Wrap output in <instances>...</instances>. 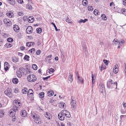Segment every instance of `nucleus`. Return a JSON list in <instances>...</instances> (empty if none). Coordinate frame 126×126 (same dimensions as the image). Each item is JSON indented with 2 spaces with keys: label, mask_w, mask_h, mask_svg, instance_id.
I'll list each match as a JSON object with an SVG mask.
<instances>
[{
  "label": "nucleus",
  "mask_w": 126,
  "mask_h": 126,
  "mask_svg": "<svg viewBox=\"0 0 126 126\" xmlns=\"http://www.w3.org/2000/svg\"><path fill=\"white\" fill-rule=\"evenodd\" d=\"M7 16L10 18H12L14 17V14L11 11H9L8 13H6Z\"/></svg>",
  "instance_id": "nucleus-15"
},
{
  "label": "nucleus",
  "mask_w": 126,
  "mask_h": 126,
  "mask_svg": "<svg viewBox=\"0 0 126 126\" xmlns=\"http://www.w3.org/2000/svg\"><path fill=\"white\" fill-rule=\"evenodd\" d=\"M88 9L89 11H92L93 9V7L91 6H89L88 7Z\"/></svg>",
  "instance_id": "nucleus-37"
},
{
  "label": "nucleus",
  "mask_w": 126,
  "mask_h": 126,
  "mask_svg": "<svg viewBox=\"0 0 126 126\" xmlns=\"http://www.w3.org/2000/svg\"><path fill=\"white\" fill-rule=\"evenodd\" d=\"M35 49L34 48H32L31 50H29V52H30L32 53H33V52H34L35 51Z\"/></svg>",
  "instance_id": "nucleus-46"
},
{
  "label": "nucleus",
  "mask_w": 126,
  "mask_h": 126,
  "mask_svg": "<svg viewBox=\"0 0 126 126\" xmlns=\"http://www.w3.org/2000/svg\"><path fill=\"white\" fill-rule=\"evenodd\" d=\"M36 78L34 75H29L27 77L28 80L30 82H34L36 80Z\"/></svg>",
  "instance_id": "nucleus-3"
},
{
  "label": "nucleus",
  "mask_w": 126,
  "mask_h": 126,
  "mask_svg": "<svg viewBox=\"0 0 126 126\" xmlns=\"http://www.w3.org/2000/svg\"><path fill=\"white\" fill-rule=\"evenodd\" d=\"M50 77V76H49L48 77H43V79L45 80H47L48 78Z\"/></svg>",
  "instance_id": "nucleus-58"
},
{
  "label": "nucleus",
  "mask_w": 126,
  "mask_h": 126,
  "mask_svg": "<svg viewBox=\"0 0 126 126\" xmlns=\"http://www.w3.org/2000/svg\"><path fill=\"white\" fill-rule=\"evenodd\" d=\"M3 22L5 24L8 26H10L12 25L11 22L9 19H4L3 20Z\"/></svg>",
  "instance_id": "nucleus-8"
},
{
  "label": "nucleus",
  "mask_w": 126,
  "mask_h": 126,
  "mask_svg": "<svg viewBox=\"0 0 126 126\" xmlns=\"http://www.w3.org/2000/svg\"><path fill=\"white\" fill-rule=\"evenodd\" d=\"M9 2L12 5H14L15 4V0H12V1Z\"/></svg>",
  "instance_id": "nucleus-40"
},
{
  "label": "nucleus",
  "mask_w": 126,
  "mask_h": 126,
  "mask_svg": "<svg viewBox=\"0 0 126 126\" xmlns=\"http://www.w3.org/2000/svg\"><path fill=\"white\" fill-rule=\"evenodd\" d=\"M92 91H93V88L94 86V84L95 83V79H96V76L94 75H93L92 73Z\"/></svg>",
  "instance_id": "nucleus-10"
},
{
  "label": "nucleus",
  "mask_w": 126,
  "mask_h": 126,
  "mask_svg": "<svg viewBox=\"0 0 126 126\" xmlns=\"http://www.w3.org/2000/svg\"><path fill=\"white\" fill-rule=\"evenodd\" d=\"M26 70V69H25L23 67H20L19 68V70L22 71V73H24L23 71H24Z\"/></svg>",
  "instance_id": "nucleus-48"
},
{
  "label": "nucleus",
  "mask_w": 126,
  "mask_h": 126,
  "mask_svg": "<svg viewBox=\"0 0 126 126\" xmlns=\"http://www.w3.org/2000/svg\"><path fill=\"white\" fill-rule=\"evenodd\" d=\"M58 116L59 119L61 120H63L64 119L65 117L61 112L59 113Z\"/></svg>",
  "instance_id": "nucleus-13"
},
{
  "label": "nucleus",
  "mask_w": 126,
  "mask_h": 126,
  "mask_svg": "<svg viewBox=\"0 0 126 126\" xmlns=\"http://www.w3.org/2000/svg\"><path fill=\"white\" fill-rule=\"evenodd\" d=\"M29 57L27 55H25V57H24V59L25 60H26L27 61H29Z\"/></svg>",
  "instance_id": "nucleus-38"
},
{
  "label": "nucleus",
  "mask_w": 126,
  "mask_h": 126,
  "mask_svg": "<svg viewBox=\"0 0 126 126\" xmlns=\"http://www.w3.org/2000/svg\"><path fill=\"white\" fill-rule=\"evenodd\" d=\"M61 113L64 116L67 118H69L71 117V115L70 112L66 110H63L61 111Z\"/></svg>",
  "instance_id": "nucleus-4"
},
{
  "label": "nucleus",
  "mask_w": 126,
  "mask_h": 126,
  "mask_svg": "<svg viewBox=\"0 0 126 126\" xmlns=\"http://www.w3.org/2000/svg\"><path fill=\"white\" fill-rule=\"evenodd\" d=\"M49 93H51H51H50V94H48L47 96H52L54 94V93L53 92V91H50H50H49Z\"/></svg>",
  "instance_id": "nucleus-44"
},
{
  "label": "nucleus",
  "mask_w": 126,
  "mask_h": 126,
  "mask_svg": "<svg viewBox=\"0 0 126 126\" xmlns=\"http://www.w3.org/2000/svg\"><path fill=\"white\" fill-rule=\"evenodd\" d=\"M18 90L17 88H15L14 92L15 93H17L18 92Z\"/></svg>",
  "instance_id": "nucleus-61"
},
{
  "label": "nucleus",
  "mask_w": 126,
  "mask_h": 126,
  "mask_svg": "<svg viewBox=\"0 0 126 126\" xmlns=\"http://www.w3.org/2000/svg\"><path fill=\"white\" fill-rule=\"evenodd\" d=\"M7 41L9 42H12L13 41V39L11 38H8L7 39Z\"/></svg>",
  "instance_id": "nucleus-36"
},
{
  "label": "nucleus",
  "mask_w": 126,
  "mask_h": 126,
  "mask_svg": "<svg viewBox=\"0 0 126 126\" xmlns=\"http://www.w3.org/2000/svg\"><path fill=\"white\" fill-rule=\"evenodd\" d=\"M126 115H120V121H121V120L122 119V118L124 117Z\"/></svg>",
  "instance_id": "nucleus-63"
},
{
  "label": "nucleus",
  "mask_w": 126,
  "mask_h": 126,
  "mask_svg": "<svg viewBox=\"0 0 126 126\" xmlns=\"http://www.w3.org/2000/svg\"><path fill=\"white\" fill-rule=\"evenodd\" d=\"M88 20V19H85L84 20H83L82 19H81L80 20H79L78 21V22L79 23H81L82 22L84 23Z\"/></svg>",
  "instance_id": "nucleus-26"
},
{
  "label": "nucleus",
  "mask_w": 126,
  "mask_h": 126,
  "mask_svg": "<svg viewBox=\"0 0 126 126\" xmlns=\"http://www.w3.org/2000/svg\"><path fill=\"white\" fill-rule=\"evenodd\" d=\"M25 47L22 46H21L20 47V49L22 50L25 49Z\"/></svg>",
  "instance_id": "nucleus-62"
},
{
  "label": "nucleus",
  "mask_w": 126,
  "mask_h": 126,
  "mask_svg": "<svg viewBox=\"0 0 126 126\" xmlns=\"http://www.w3.org/2000/svg\"><path fill=\"white\" fill-rule=\"evenodd\" d=\"M78 82L79 81L81 84H83L84 83V81L82 77H79V78H78Z\"/></svg>",
  "instance_id": "nucleus-25"
},
{
  "label": "nucleus",
  "mask_w": 126,
  "mask_h": 126,
  "mask_svg": "<svg viewBox=\"0 0 126 126\" xmlns=\"http://www.w3.org/2000/svg\"><path fill=\"white\" fill-rule=\"evenodd\" d=\"M113 42H114L113 45H115L116 44H118V43L119 41V40L117 39H115L113 40Z\"/></svg>",
  "instance_id": "nucleus-28"
},
{
  "label": "nucleus",
  "mask_w": 126,
  "mask_h": 126,
  "mask_svg": "<svg viewBox=\"0 0 126 126\" xmlns=\"http://www.w3.org/2000/svg\"><path fill=\"white\" fill-rule=\"evenodd\" d=\"M13 30L16 32H18L19 31V26L17 25H15L13 26Z\"/></svg>",
  "instance_id": "nucleus-12"
},
{
  "label": "nucleus",
  "mask_w": 126,
  "mask_h": 126,
  "mask_svg": "<svg viewBox=\"0 0 126 126\" xmlns=\"http://www.w3.org/2000/svg\"><path fill=\"white\" fill-rule=\"evenodd\" d=\"M44 93L43 92H42L39 94V97L41 98L42 100H43L44 99Z\"/></svg>",
  "instance_id": "nucleus-16"
},
{
  "label": "nucleus",
  "mask_w": 126,
  "mask_h": 126,
  "mask_svg": "<svg viewBox=\"0 0 126 126\" xmlns=\"http://www.w3.org/2000/svg\"><path fill=\"white\" fill-rule=\"evenodd\" d=\"M73 98V97L72 96L71 98V105H76V102L75 101H74Z\"/></svg>",
  "instance_id": "nucleus-30"
},
{
  "label": "nucleus",
  "mask_w": 126,
  "mask_h": 126,
  "mask_svg": "<svg viewBox=\"0 0 126 126\" xmlns=\"http://www.w3.org/2000/svg\"><path fill=\"white\" fill-rule=\"evenodd\" d=\"M12 46V44L7 43L4 45V46L7 48H10Z\"/></svg>",
  "instance_id": "nucleus-23"
},
{
  "label": "nucleus",
  "mask_w": 126,
  "mask_h": 126,
  "mask_svg": "<svg viewBox=\"0 0 126 126\" xmlns=\"http://www.w3.org/2000/svg\"><path fill=\"white\" fill-rule=\"evenodd\" d=\"M33 93V91L31 89H29L28 91V94H29V93Z\"/></svg>",
  "instance_id": "nucleus-56"
},
{
  "label": "nucleus",
  "mask_w": 126,
  "mask_h": 126,
  "mask_svg": "<svg viewBox=\"0 0 126 126\" xmlns=\"http://www.w3.org/2000/svg\"><path fill=\"white\" fill-rule=\"evenodd\" d=\"M99 91L101 93H103L105 91V89L104 84L102 83H100L99 86Z\"/></svg>",
  "instance_id": "nucleus-6"
},
{
  "label": "nucleus",
  "mask_w": 126,
  "mask_h": 126,
  "mask_svg": "<svg viewBox=\"0 0 126 126\" xmlns=\"http://www.w3.org/2000/svg\"><path fill=\"white\" fill-rule=\"evenodd\" d=\"M41 52V51L39 50H38L36 51V54L37 55H39L40 53Z\"/></svg>",
  "instance_id": "nucleus-53"
},
{
  "label": "nucleus",
  "mask_w": 126,
  "mask_h": 126,
  "mask_svg": "<svg viewBox=\"0 0 126 126\" xmlns=\"http://www.w3.org/2000/svg\"><path fill=\"white\" fill-rule=\"evenodd\" d=\"M124 42H125L124 40H122V39L120 40V43H119V45H120H120H121V46H122V45L124 43Z\"/></svg>",
  "instance_id": "nucleus-45"
},
{
  "label": "nucleus",
  "mask_w": 126,
  "mask_h": 126,
  "mask_svg": "<svg viewBox=\"0 0 126 126\" xmlns=\"http://www.w3.org/2000/svg\"><path fill=\"white\" fill-rule=\"evenodd\" d=\"M123 106L124 107H126V103L123 102Z\"/></svg>",
  "instance_id": "nucleus-64"
},
{
  "label": "nucleus",
  "mask_w": 126,
  "mask_h": 126,
  "mask_svg": "<svg viewBox=\"0 0 126 126\" xmlns=\"http://www.w3.org/2000/svg\"><path fill=\"white\" fill-rule=\"evenodd\" d=\"M26 8L30 10H31L32 8V6L30 4L27 5Z\"/></svg>",
  "instance_id": "nucleus-42"
},
{
  "label": "nucleus",
  "mask_w": 126,
  "mask_h": 126,
  "mask_svg": "<svg viewBox=\"0 0 126 126\" xmlns=\"http://www.w3.org/2000/svg\"><path fill=\"white\" fill-rule=\"evenodd\" d=\"M28 95L29 97H32L33 95V93H29Z\"/></svg>",
  "instance_id": "nucleus-55"
},
{
  "label": "nucleus",
  "mask_w": 126,
  "mask_h": 126,
  "mask_svg": "<svg viewBox=\"0 0 126 126\" xmlns=\"http://www.w3.org/2000/svg\"><path fill=\"white\" fill-rule=\"evenodd\" d=\"M12 120L13 121H15L16 120V118L15 117H13V116H12Z\"/></svg>",
  "instance_id": "nucleus-57"
},
{
  "label": "nucleus",
  "mask_w": 126,
  "mask_h": 126,
  "mask_svg": "<svg viewBox=\"0 0 126 126\" xmlns=\"http://www.w3.org/2000/svg\"><path fill=\"white\" fill-rule=\"evenodd\" d=\"M105 68L106 67L105 66V65L103 64L102 65L100 69L101 71L102 70L105 69Z\"/></svg>",
  "instance_id": "nucleus-47"
},
{
  "label": "nucleus",
  "mask_w": 126,
  "mask_h": 126,
  "mask_svg": "<svg viewBox=\"0 0 126 126\" xmlns=\"http://www.w3.org/2000/svg\"><path fill=\"white\" fill-rule=\"evenodd\" d=\"M51 23V24L53 25L54 27V28L55 29V30H56V31H57L58 30L55 24L54 23H53V22H52Z\"/></svg>",
  "instance_id": "nucleus-51"
},
{
  "label": "nucleus",
  "mask_w": 126,
  "mask_h": 126,
  "mask_svg": "<svg viewBox=\"0 0 126 126\" xmlns=\"http://www.w3.org/2000/svg\"><path fill=\"white\" fill-rule=\"evenodd\" d=\"M82 3L84 6H86L87 5L88 2L86 0H83Z\"/></svg>",
  "instance_id": "nucleus-31"
},
{
  "label": "nucleus",
  "mask_w": 126,
  "mask_h": 126,
  "mask_svg": "<svg viewBox=\"0 0 126 126\" xmlns=\"http://www.w3.org/2000/svg\"><path fill=\"white\" fill-rule=\"evenodd\" d=\"M72 75L70 74L68 77V79L71 82L73 81V78H72Z\"/></svg>",
  "instance_id": "nucleus-32"
},
{
  "label": "nucleus",
  "mask_w": 126,
  "mask_h": 126,
  "mask_svg": "<svg viewBox=\"0 0 126 126\" xmlns=\"http://www.w3.org/2000/svg\"><path fill=\"white\" fill-rule=\"evenodd\" d=\"M22 72L20 71H18L17 73V76L19 78H21L22 76Z\"/></svg>",
  "instance_id": "nucleus-27"
},
{
  "label": "nucleus",
  "mask_w": 126,
  "mask_h": 126,
  "mask_svg": "<svg viewBox=\"0 0 126 126\" xmlns=\"http://www.w3.org/2000/svg\"><path fill=\"white\" fill-rule=\"evenodd\" d=\"M34 45L33 42H28L26 43V46L28 47H31Z\"/></svg>",
  "instance_id": "nucleus-19"
},
{
  "label": "nucleus",
  "mask_w": 126,
  "mask_h": 126,
  "mask_svg": "<svg viewBox=\"0 0 126 126\" xmlns=\"http://www.w3.org/2000/svg\"><path fill=\"white\" fill-rule=\"evenodd\" d=\"M98 11L97 10H95L94 11V13L95 15H98Z\"/></svg>",
  "instance_id": "nucleus-49"
},
{
  "label": "nucleus",
  "mask_w": 126,
  "mask_h": 126,
  "mask_svg": "<svg viewBox=\"0 0 126 126\" xmlns=\"http://www.w3.org/2000/svg\"><path fill=\"white\" fill-rule=\"evenodd\" d=\"M121 11L123 14L126 16V10L125 9H122Z\"/></svg>",
  "instance_id": "nucleus-33"
},
{
  "label": "nucleus",
  "mask_w": 126,
  "mask_h": 126,
  "mask_svg": "<svg viewBox=\"0 0 126 126\" xmlns=\"http://www.w3.org/2000/svg\"><path fill=\"white\" fill-rule=\"evenodd\" d=\"M31 116L34 120V121L37 124H40L41 123L39 115L35 112L32 111L31 114Z\"/></svg>",
  "instance_id": "nucleus-1"
},
{
  "label": "nucleus",
  "mask_w": 126,
  "mask_h": 126,
  "mask_svg": "<svg viewBox=\"0 0 126 126\" xmlns=\"http://www.w3.org/2000/svg\"><path fill=\"white\" fill-rule=\"evenodd\" d=\"M45 116L46 118L49 120H50L52 118V117L51 114L47 112H46V114H45Z\"/></svg>",
  "instance_id": "nucleus-11"
},
{
  "label": "nucleus",
  "mask_w": 126,
  "mask_h": 126,
  "mask_svg": "<svg viewBox=\"0 0 126 126\" xmlns=\"http://www.w3.org/2000/svg\"><path fill=\"white\" fill-rule=\"evenodd\" d=\"M21 116L23 117H26L27 115L26 112L25 110H24L21 111Z\"/></svg>",
  "instance_id": "nucleus-18"
},
{
  "label": "nucleus",
  "mask_w": 126,
  "mask_h": 126,
  "mask_svg": "<svg viewBox=\"0 0 126 126\" xmlns=\"http://www.w3.org/2000/svg\"><path fill=\"white\" fill-rule=\"evenodd\" d=\"M5 110L2 109L0 110V117L1 118L4 115V111Z\"/></svg>",
  "instance_id": "nucleus-21"
},
{
  "label": "nucleus",
  "mask_w": 126,
  "mask_h": 126,
  "mask_svg": "<svg viewBox=\"0 0 126 126\" xmlns=\"http://www.w3.org/2000/svg\"><path fill=\"white\" fill-rule=\"evenodd\" d=\"M17 1L18 2L21 4L23 2V0H17Z\"/></svg>",
  "instance_id": "nucleus-60"
},
{
  "label": "nucleus",
  "mask_w": 126,
  "mask_h": 126,
  "mask_svg": "<svg viewBox=\"0 0 126 126\" xmlns=\"http://www.w3.org/2000/svg\"><path fill=\"white\" fill-rule=\"evenodd\" d=\"M28 20L29 23H32L34 21V19L33 17L30 16L29 17Z\"/></svg>",
  "instance_id": "nucleus-17"
},
{
  "label": "nucleus",
  "mask_w": 126,
  "mask_h": 126,
  "mask_svg": "<svg viewBox=\"0 0 126 126\" xmlns=\"http://www.w3.org/2000/svg\"><path fill=\"white\" fill-rule=\"evenodd\" d=\"M27 89L25 88L23 89L22 91V92L23 94H26L27 93Z\"/></svg>",
  "instance_id": "nucleus-29"
},
{
  "label": "nucleus",
  "mask_w": 126,
  "mask_h": 126,
  "mask_svg": "<svg viewBox=\"0 0 126 126\" xmlns=\"http://www.w3.org/2000/svg\"><path fill=\"white\" fill-rule=\"evenodd\" d=\"M12 60L14 62L16 63L18 62V59L16 57H12Z\"/></svg>",
  "instance_id": "nucleus-20"
},
{
  "label": "nucleus",
  "mask_w": 126,
  "mask_h": 126,
  "mask_svg": "<svg viewBox=\"0 0 126 126\" xmlns=\"http://www.w3.org/2000/svg\"><path fill=\"white\" fill-rule=\"evenodd\" d=\"M12 91L11 89L8 88L7 90L4 91L5 94L9 97H11L12 96Z\"/></svg>",
  "instance_id": "nucleus-7"
},
{
  "label": "nucleus",
  "mask_w": 126,
  "mask_h": 126,
  "mask_svg": "<svg viewBox=\"0 0 126 126\" xmlns=\"http://www.w3.org/2000/svg\"><path fill=\"white\" fill-rule=\"evenodd\" d=\"M37 32L38 33H40L42 31V30L41 28H39L38 30L36 29Z\"/></svg>",
  "instance_id": "nucleus-50"
},
{
  "label": "nucleus",
  "mask_w": 126,
  "mask_h": 126,
  "mask_svg": "<svg viewBox=\"0 0 126 126\" xmlns=\"http://www.w3.org/2000/svg\"><path fill=\"white\" fill-rule=\"evenodd\" d=\"M104 63L106 64V65H108L109 63V61L106 60H103Z\"/></svg>",
  "instance_id": "nucleus-43"
},
{
  "label": "nucleus",
  "mask_w": 126,
  "mask_h": 126,
  "mask_svg": "<svg viewBox=\"0 0 126 126\" xmlns=\"http://www.w3.org/2000/svg\"><path fill=\"white\" fill-rule=\"evenodd\" d=\"M83 50L84 51L86 52L87 51V47H85L84 46V47H83Z\"/></svg>",
  "instance_id": "nucleus-52"
},
{
  "label": "nucleus",
  "mask_w": 126,
  "mask_h": 126,
  "mask_svg": "<svg viewBox=\"0 0 126 126\" xmlns=\"http://www.w3.org/2000/svg\"><path fill=\"white\" fill-rule=\"evenodd\" d=\"M18 82V79L16 78H13L12 80V82L14 84H17Z\"/></svg>",
  "instance_id": "nucleus-22"
},
{
  "label": "nucleus",
  "mask_w": 126,
  "mask_h": 126,
  "mask_svg": "<svg viewBox=\"0 0 126 126\" xmlns=\"http://www.w3.org/2000/svg\"><path fill=\"white\" fill-rule=\"evenodd\" d=\"M32 31V27L30 26H28L26 29V32L27 33L30 34Z\"/></svg>",
  "instance_id": "nucleus-9"
},
{
  "label": "nucleus",
  "mask_w": 126,
  "mask_h": 126,
  "mask_svg": "<svg viewBox=\"0 0 126 126\" xmlns=\"http://www.w3.org/2000/svg\"><path fill=\"white\" fill-rule=\"evenodd\" d=\"M17 14L20 16H22L24 15L23 13L21 12H18Z\"/></svg>",
  "instance_id": "nucleus-54"
},
{
  "label": "nucleus",
  "mask_w": 126,
  "mask_h": 126,
  "mask_svg": "<svg viewBox=\"0 0 126 126\" xmlns=\"http://www.w3.org/2000/svg\"><path fill=\"white\" fill-rule=\"evenodd\" d=\"M71 108L72 110L74 111L76 108V105H71Z\"/></svg>",
  "instance_id": "nucleus-39"
},
{
  "label": "nucleus",
  "mask_w": 126,
  "mask_h": 126,
  "mask_svg": "<svg viewBox=\"0 0 126 126\" xmlns=\"http://www.w3.org/2000/svg\"><path fill=\"white\" fill-rule=\"evenodd\" d=\"M50 72H51L52 73H53L54 71V69L52 68H50L49 69Z\"/></svg>",
  "instance_id": "nucleus-59"
},
{
  "label": "nucleus",
  "mask_w": 126,
  "mask_h": 126,
  "mask_svg": "<svg viewBox=\"0 0 126 126\" xmlns=\"http://www.w3.org/2000/svg\"><path fill=\"white\" fill-rule=\"evenodd\" d=\"M113 71H114V72L115 74L117 73L118 72V69L117 68V66H116L115 65L114 67Z\"/></svg>",
  "instance_id": "nucleus-24"
},
{
  "label": "nucleus",
  "mask_w": 126,
  "mask_h": 126,
  "mask_svg": "<svg viewBox=\"0 0 126 126\" xmlns=\"http://www.w3.org/2000/svg\"><path fill=\"white\" fill-rule=\"evenodd\" d=\"M101 17L102 18V19L104 20H106L107 19V18L105 15L104 14H102L101 15Z\"/></svg>",
  "instance_id": "nucleus-35"
},
{
  "label": "nucleus",
  "mask_w": 126,
  "mask_h": 126,
  "mask_svg": "<svg viewBox=\"0 0 126 126\" xmlns=\"http://www.w3.org/2000/svg\"><path fill=\"white\" fill-rule=\"evenodd\" d=\"M110 84L111 85H113L115 87H116V88H117V83L116 82H115L113 83L112 80H108L107 82V86L108 88H110L111 87L110 86Z\"/></svg>",
  "instance_id": "nucleus-2"
},
{
  "label": "nucleus",
  "mask_w": 126,
  "mask_h": 126,
  "mask_svg": "<svg viewBox=\"0 0 126 126\" xmlns=\"http://www.w3.org/2000/svg\"><path fill=\"white\" fill-rule=\"evenodd\" d=\"M4 69L5 70L7 71L8 70V66H9V63L7 62H5L4 63Z\"/></svg>",
  "instance_id": "nucleus-14"
},
{
  "label": "nucleus",
  "mask_w": 126,
  "mask_h": 126,
  "mask_svg": "<svg viewBox=\"0 0 126 126\" xmlns=\"http://www.w3.org/2000/svg\"><path fill=\"white\" fill-rule=\"evenodd\" d=\"M65 21L68 23H72V21L68 16L67 17V18L65 19Z\"/></svg>",
  "instance_id": "nucleus-34"
},
{
  "label": "nucleus",
  "mask_w": 126,
  "mask_h": 126,
  "mask_svg": "<svg viewBox=\"0 0 126 126\" xmlns=\"http://www.w3.org/2000/svg\"><path fill=\"white\" fill-rule=\"evenodd\" d=\"M13 104L14 106L16 108H20L21 106V103L18 101V100H14L13 102Z\"/></svg>",
  "instance_id": "nucleus-5"
},
{
  "label": "nucleus",
  "mask_w": 126,
  "mask_h": 126,
  "mask_svg": "<svg viewBox=\"0 0 126 126\" xmlns=\"http://www.w3.org/2000/svg\"><path fill=\"white\" fill-rule=\"evenodd\" d=\"M32 67L33 69L35 70L37 69V66L35 64H33L32 65Z\"/></svg>",
  "instance_id": "nucleus-41"
}]
</instances>
